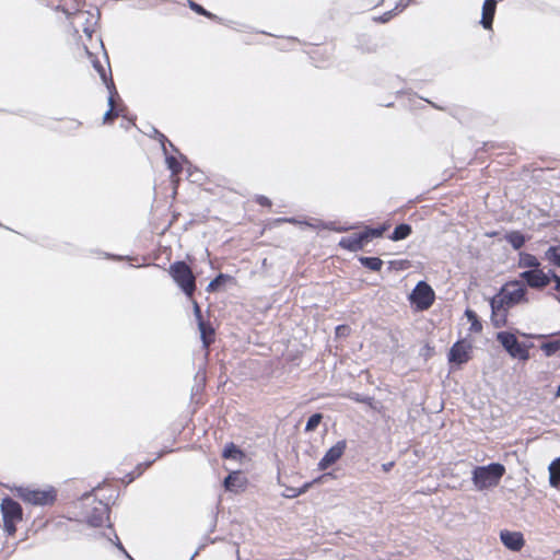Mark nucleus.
<instances>
[{"instance_id":"nucleus-1","label":"nucleus","mask_w":560,"mask_h":560,"mask_svg":"<svg viewBox=\"0 0 560 560\" xmlns=\"http://www.w3.org/2000/svg\"><path fill=\"white\" fill-rule=\"evenodd\" d=\"M168 275L188 299H192L197 289L196 276L183 260L174 261L168 267Z\"/></svg>"},{"instance_id":"nucleus-2","label":"nucleus","mask_w":560,"mask_h":560,"mask_svg":"<svg viewBox=\"0 0 560 560\" xmlns=\"http://www.w3.org/2000/svg\"><path fill=\"white\" fill-rule=\"evenodd\" d=\"M388 222L383 223L377 228L365 226L360 233L341 237L338 245L349 252H359L373 238L381 237L388 229Z\"/></svg>"},{"instance_id":"nucleus-3","label":"nucleus","mask_w":560,"mask_h":560,"mask_svg":"<svg viewBox=\"0 0 560 560\" xmlns=\"http://www.w3.org/2000/svg\"><path fill=\"white\" fill-rule=\"evenodd\" d=\"M505 474V467L500 463L478 466L472 471L474 485L483 490L497 486Z\"/></svg>"},{"instance_id":"nucleus-4","label":"nucleus","mask_w":560,"mask_h":560,"mask_svg":"<svg viewBox=\"0 0 560 560\" xmlns=\"http://www.w3.org/2000/svg\"><path fill=\"white\" fill-rule=\"evenodd\" d=\"M3 529L8 536H14L16 533V525L23 520V510L19 502L12 498H4L0 504Z\"/></svg>"},{"instance_id":"nucleus-5","label":"nucleus","mask_w":560,"mask_h":560,"mask_svg":"<svg viewBox=\"0 0 560 560\" xmlns=\"http://www.w3.org/2000/svg\"><path fill=\"white\" fill-rule=\"evenodd\" d=\"M502 303L512 308L513 306L526 302V288L518 281H511L505 283L501 290L494 295Z\"/></svg>"},{"instance_id":"nucleus-6","label":"nucleus","mask_w":560,"mask_h":560,"mask_svg":"<svg viewBox=\"0 0 560 560\" xmlns=\"http://www.w3.org/2000/svg\"><path fill=\"white\" fill-rule=\"evenodd\" d=\"M497 340L508 351V353L521 361L529 359V351L526 345L518 341L517 337L509 331H500L497 334Z\"/></svg>"},{"instance_id":"nucleus-7","label":"nucleus","mask_w":560,"mask_h":560,"mask_svg":"<svg viewBox=\"0 0 560 560\" xmlns=\"http://www.w3.org/2000/svg\"><path fill=\"white\" fill-rule=\"evenodd\" d=\"M409 301L417 311H427L433 305L435 293L425 281H419L410 293Z\"/></svg>"},{"instance_id":"nucleus-8","label":"nucleus","mask_w":560,"mask_h":560,"mask_svg":"<svg viewBox=\"0 0 560 560\" xmlns=\"http://www.w3.org/2000/svg\"><path fill=\"white\" fill-rule=\"evenodd\" d=\"M19 498L32 505H51L57 499V492L54 488L45 490L22 488L19 490Z\"/></svg>"},{"instance_id":"nucleus-9","label":"nucleus","mask_w":560,"mask_h":560,"mask_svg":"<svg viewBox=\"0 0 560 560\" xmlns=\"http://www.w3.org/2000/svg\"><path fill=\"white\" fill-rule=\"evenodd\" d=\"M472 345L467 339L456 341L450 349L448 362L456 365L467 363L471 359Z\"/></svg>"},{"instance_id":"nucleus-10","label":"nucleus","mask_w":560,"mask_h":560,"mask_svg":"<svg viewBox=\"0 0 560 560\" xmlns=\"http://www.w3.org/2000/svg\"><path fill=\"white\" fill-rule=\"evenodd\" d=\"M335 52L332 45H315L308 51L315 67L326 68L330 65Z\"/></svg>"},{"instance_id":"nucleus-11","label":"nucleus","mask_w":560,"mask_h":560,"mask_svg":"<svg viewBox=\"0 0 560 560\" xmlns=\"http://www.w3.org/2000/svg\"><path fill=\"white\" fill-rule=\"evenodd\" d=\"M491 306V323L495 328H502L508 325V316L510 307L505 306L501 300L492 298L490 300Z\"/></svg>"},{"instance_id":"nucleus-12","label":"nucleus","mask_w":560,"mask_h":560,"mask_svg":"<svg viewBox=\"0 0 560 560\" xmlns=\"http://www.w3.org/2000/svg\"><path fill=\"white\" fill-rule=\"evenodd\" d=\"M347 448V442L346 440L338 441L334 446H331L324 455V457L318 463V468L320 470H325L331 465H334L336 462H338L345 451Z\"/></svg>"},{"instance_id":"nucleus-13","label":"nucleus","mask_w":560,"mask_h":560,"mask_svg":"<svg viewBox=\"0 0 560 560\" xmlns=\"http://www.w3.org/2000/svg\"><path fill=\"white\" fill-rule=\"evenodd\" d=\"M521 278L533 289H542L550 282V277L538 268L522 272Z\"/></svg>"},{"instance_id":"nucleus-14","label":"nucleus","mask_w":560,"mask_h":560,"mask_svg":"<svg viewBox=\"0 0 560 560\" xmlns=\"http://www.w3.org/2000/svg\"><path fill=\"white\" fill-rule=\"evenodd\" d=\"M83 0H60L56 10L63 12L67 16L73 15L75 20H81L86 15V12L81 10Z\"/></svg>"},{"instance_id":"nucleus-15","label":"nucleus","mask_w":560,"mask_h":560,"mask_svg":"<svg viewBox=\"0 0 560 560\" xmlns=\"http://www.w3.org/2000/svg\"><path fill=\"white\" fill-rule=\"evenodd\" d=\"M500 538L502 544L512 551H520L525 545L521 532H510L505 529L500 533Z\"/></svg>"},{"instance_id":"nucleus-16","label":"nucleus","mask_w":560,"mask_h":560,"mask_svg":"<svg viewBox=\"0 0 560 560\" xmlns=\"http://www.w3.org/2000/svg\"><path fill=\"white\" fill-rule=\"evenodd\" d=\"M107 520L108 508L103 503H100L98 506H95L86 516L88 523L93 527L102 526Z\"/></svg>"},{"instance_id":"nucleus-17","label":"nucleus","mask_w":560,"mask_h":560,"mask_svg":"<svg viewBox=\"0 0 560 560\" xmlns=\"http://www.w3.org/2000/svg\"><path fill=\"white\" fill-rule=\"evenodd\" d=\"M116 97H118V93L114 89L113 91H110V94L108 97L109 108L103 117L104 124L113 122L117 117H119L121 115V112L124 110V108L120 105L116 104Z\"/></svg>"},{"instance_id":"nucleus-18","label":"nucleus","mask_w":560,"mask_h":560,"mask_svg":"<svg viewBox=\"0 0 560 560\" xmlns=\"http://www.w3.org/2000/svg\"><path fill=\"white\" fill-rule=\"evenodd\" d=\"M497 10V0H485L482 5L481 25L486 30L492 28V23Z\"/></svg>"},{"instance_id":"nucleus-19","label":"nucleus","mask_w":560,"mask_h":560,"mask_svg":"<svg viewBox=\"0 0 560 560\" xmlns=\"http://www.w3.org/2000/svg\"><path fill=\"white\" fill-rule=\"evenodd\" d=\"M247 479L241 471H233L224 479V488L228 491H238L245 489Z\"/></svg>"},{"instance_id":"nucleus-20","label":"nucleus","mask_w":560,"mask_h":560,"mask_svg":"<svg viewBox=\"0 0 560 560\" xmlns=\"http://www.w3.org/2000/svg\"><path fill=\"white\" fill-rule=\"evenodd\" d=\"M78 23H80L82 25V31L83 33L88 36V37H91L92 34L94 33V26L96 24L95 20H94V16L89 14V12H86V15L85 18L81 19V20H75L73 21V27L75 30V33H79V27H78Z\"/></svg>"},{"instance_id":"nucleus-21","label":"nucleus","mask_w":560,"mask_h":560,"mask_svg":"<svg viewBox=\"0 0 560 560\" xmlns=\"http://www.w3.org/2000/svg\"><path fill=\"white\" fill-rule=\"evenodd\" d=\"M198 326L203 346L205 348H209V346L214 341V329L205 320H199Z\"/></svg>"},{"instance_id":"nucleus-22","label":"nucleus","mask_w":560,"mask_h":560,"mask_svg":"<svg viewBox=\"0 0 560 560\" xmlns=\"http://www.w3.org/2000/svg\"><path fill=\"white\" fill-rule=\"evenodd\" d=\"M504 240L514 248V249H521L525 243H526V237L524 236V234L520 231H511V232H508L505 235H504Z\"/></svg>"},{"instance_id":"nucleus-23","label":"nucleus","mask_w":560,"mask_h":560,"mask_svg":"<svg viewBox=\"0 0 560 560\" xmlns=\"http://www.w3.org/2000/svg\"><path fill=\"white\" fill-rule=\"evenodd\" d=\"M167 168L171 171V180L178 183L179 174L183 172L182 163L173 155L166 158Z\"/></svg>"},{"instance_id":"nucleus-24","label":"nucleus","mask_w":560,"mask_h":560,"mask_svg":"<svg viewBox=\"0 0 560 560\" xmlns=\"http://www.w3.org/2000/svg\"><path fill=\"white\" fill-rule=\"evenodd\" d=\"M226 282H235V279L230 275L219 273L213 280L209 282L207 291L215 292Z\"/></svg>"},{"instance_id":"nucleus-25","label":"nucleus","mask_w":560,"mask_h":560,"mask_svg":"<svg viewBox=\"0 0 560 560\" xmlns=\"http://www.w3.org/2000/svg\"><path fill=\"white\" fill-rule=\"evenodd\" d=\"M549 482L555 488L560 486V456L552 460L549 466Z\"/></svg>"},{"instance_id":"nucleus-26","label":"nucleus","mask_w":560,"mask_h":560,"mask_svg":"<svg viewBox=\"0 0 560 560\" xmlns=\"http://www.w3.org/2000/svg\"><path fill=\"white\" fill-rule=\"evenodd\" d=\"M518 266L521 268H534L537 269L540 266L538 258L529 253H521L518 259Z\"/></svg>"},{"instance_id":"nucleus-27","label":"nucleus","mask_w":560,"mask_h":560,"mask_svg":"<svg viewBox=\"0 0 560 560\" xmlns=\"http://www.w3.org/2000/svg\"><path fill=\"white\" fill-rule=\"evenodd\" d=\"M411 232H412V229L409 224L401 223L395 228V230L392 233V235L389 236V238L395 242L405 240L411 234Z\"/></svg>"},{"instance_id":"nucleus-28","label":"nucleus","mask_w":560,"mask_h":560,"mask_svg":"<svg viewBox=\"0 0 560 560\" xmlns=\"http://www.w3.org/2000/svg\"><path fill=\"white\" fill-rule=\"evenodd\" d=\"M359 261L361 262L362 266L372 271H380L383 267V260L378 257L362 256L359 258Z\"/></svg>"},{"instance_id":"nucleus-29","label":"nucleus","mask_w":560,"mask_h":560,"mask_svg":"<svg viewBox=\"0 0 560 560\" xmlns=\"http://www.w3.org/2000/svg\"><path fill=\"white\" fill-rule=\"evenodd\" d=\"M244 453L234 444L228 443L223 450L222 457L225 459H237L242 458Z\"/></svg>"},{"instance_id":"nucleus-30","label":"nucleus","mask_w":560,"mask_h":560,"mask_svg":"<svg viewBox=\"0 0 560 560\" xmlns=\"http://www.w3.org/2000/svg\"><path fill=\"white\" fill-rule=\"evenodd\" d=\"M540 349L544 351V353L547 357H551V355L560 352V338L544 342L540 346Z\"/></svg>"},{"instance_id":"nucleus-31","label":"nucleus","mask_w":560,"mask_h":560,"mask_svg":"<svg viewBox=\"0 0 560 560\" xmlns=\"http://www.w3.org/2000/svg\"><path fill=\"white\" fill-rule=\"evenodd\" d=\"M465 315L470 322V331L480 332L482 330V324L479 320L477 314L471 310H466Z\"/></svg>"},{"instance_id":"nucleus-32","label":"nucleus","mask_w":560,"mask_h":560,"mask_svg":"<svg viewBox=\"0 0 560 560\" xmlns=\"http://www.w3.org/2000/svg\"><path fill=\"white\" fill-rule=\"evenodd\" d=\"M545 256L550 264L560 267V246H550Z\"/></svg>"},{"instance_id":"nucleus-33","label":"nucleus","mask_w":560,"mask_h":560,"mask_svg":"<svg viewBox=\"0 0 560 560\" xmlns=\"http://www.w3.org/2000/svg\"><path fill=\"white\" fill-rule=\"evenodd\" d=\"M323 416L320 413L312 415L305 425V431L311 432L314 431L320 423Z\"/></svg>"},{"instance_id":"nucleus-34","label":"nucleus","mask_w":560,"mask_h":560,"mask_svg":"<svg viewBox=\"0 0 560 560\" xmlns=\"http://www.w3.org/2000/svg\"><path fill=\"white\" fill-rule=\"evenodd\" d=\"M389 269L393 270H406L411 267V262L408 259H396L388 262Z\"/></svg>"},{"instance_id":"nucleus-35","label":"nucleus","mask_w":560,"mask_h":560,"mask_svg":"<svg viewBox=\"0 0 560 560\" xmlns=\"http://www.w3.org/2000/svg\"><path fill=\"white\" fill-rule=\"evenodd\" d=\"M189 7L192 11H195L196 13L200 14V15H203L206 18H209L211 19L213 15L208 12L203 7H201L200 4L194 2V1H189Z\"/></svg>"},{"instance_id":"nucleus-36","label":"nucleus","mask_w":560,"mask_h":560,"mask_svg":"<svg viewBox=\"0 0 560 560\" xmlns=\"http://www.w3.org/2000/svg\"><path fill=\"white\" fill-rule=\"evenodd\" d=\"M255 202L257 205H259L261 207H266V208H271V206H272L271 200L268 197L264 196V195H257L255 197Z\"/></svg>"},{"instance_id":"nucleus-37","label":"nucleus","mask_w":560,"mask_h":560,"mask_svg":"<svg viewBox=\"0 0 560 560\" xmlns=\"http://www.w3.org/2000/svg\"><path fill=\"white\" fill-rule=\"evenodd\" d=\"M94 68L96 69V71L100 73V75L102 77V79L104 81H106V71H105V68L103 67V65L100 62V61H94Z\"/></svg>"},{"instance_id":"nucleus-38","label":"nucleus","mask_w":560,"mask_h":560,"mask_svg":"<svg viewBox=\"0 0 560 560\" xmlns=\"http://www.w3.org/2000/svg\"><path fill=\"white\" fill-rule=\"evenodd\" d=\"M553 280L555 281V290L560 293V277L555 273V272H551V277H550V280Z\"/></svg>"},{"instance_id":"nucleus-39","label":"nucleus","mask_w":560,"mask_h":560,"mask_svg":"<svg viewBox=\"0 0 560 560\" xmlns=\"http://www.w3.org/2000/svg\"><path fill=\"white\" fill-rule=\"evenodd\" d=\"M194 312H195V315H196L198 322L199 320H203L202 319V314H201V308H200L199 304L196 301H194Z\"/></svg>"},{"instance_id":"nucleus-40","label":"nucleus","mask_w":560,"mask_h":560,"mask_svg":"<svg viewBox=\"0 0 560 560\" xmlns=\"http://www.w3.org/2000/svg\"><path fill=\"white\" fill-rule=\"evenodd\" d=\"M348 330H349V327L347 325H339L336 328L337 335H342V334H345Z\"/></svg>"},{"instance_id":"nucleus-41","label":"nucleus","mask_w":560,"mask_h":560,"mask_svg":"<svg viewBox=\"0 0 560 560\" xmlns=\"http://www.w3.org/2000/svg\"><path fill=\"white\" fill-rule=\"evenodd\" d=\"M357 401H360V402H364L366 405H369L371 408H373V398L371 397H368V398H355Z\"/></svg>"},{"instance_id":"nucleus-42","label":"nucleus","mask_w":560,"mask_h":560,"mask_svg":"<svg viewBox=\"0 0 560 560\" xmlns=\"http://www.w3.org/2000/svg\"><path fill=\"white\" fill-rule=\"evenodd\" d=\"M330 229L336 232H339V233L347 232L350 230V228H347V226H338V228H330Z\"/></svg>"},{"instance_id":"nucleus-43","label":"nucleus","mask_w":560,"mask_h":560,"mask_svg":"<svg viewBox=\"0 0 560 560\" xmlns=\"http://www.w3.org/2000/svg\"><path fill=\"white\" fill-rule=\"evenodd\" d=\"M394 466V462L387 463L383 465L384 471H389L392 467Z\"/></svg>"},{"instance_id":"nucleus-44","label":"nucleus","mask_w":560,"mask_h":560,"mask_svg":"<svg viewBox=\"0 0 560 560\" xmlns=\"http://www.w3.org/2000/svg\"><path fill=\"white\" fill-rule=\"evenodd\" d=\"M556 397H560V385L557 387Z\"/></svg>"},{"instance_id":"nucleus-45","label":"nucleus","mask_w":560,"mask_h":560,"mask_svg":"<svg viewBox=\"0 0 560 560\" xmlns=\"http://www.w3.org/2000/svg\"><path fill=\"white\" fill-rule=\"evenodd\" d=\"M69 122H70V124H72V125H75V127H79V126H80V122H75V121H73V120H70Z\"/></svg>"}]
</instances>
